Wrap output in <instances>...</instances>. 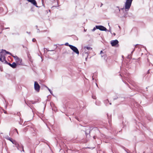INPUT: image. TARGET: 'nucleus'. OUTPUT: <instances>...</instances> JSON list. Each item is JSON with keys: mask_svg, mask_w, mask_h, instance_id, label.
Masks as SVG:
<instances>
[{"mask_svg": "<svg viewBox=\"0 0 153 153\" xmlns=\"http://www.w3.org/2000/svg\"><path fill=\"white\" fill-rule=\"evenodd\" d=\"M49 12H50V11H51V10H49Z\"/></svg>", "mask_w": 153, "mask_h": 153, "instance_id": "48", "label": "nucleus"}, {"mask_svg": "<svg viewBox=\"0 0 153 153\" xmlns=\"http://www.w3.org/2000/svg\"><path fill=\"white\" fill-rule=\"evenodd\" d=\"M23 47L24 48V46H23Z\"/></svg>", "mask_w": 153, "mask_h": 153, "instance_id": "57", "label": "nucleus"}, {"mask_svg": "<svg viewBox=\"0 0 153 153\" xmlns=\"http://www.w3.org/2000/svg\"><path fill=\"white\" fill-rule=\"evenodd\" d=\"M5 54L4 53V50L2 49L1 51H0V57H3V60H5Z\"/></svg>", "mask_w": 153, "mask_h": 153, "instance_id": "9", "label": "nucleus"}, {"mask_svg": "<svg viewBox=\"0 0 153 153\" xmlns=\"http://www.w3.org/2000/svg\"><path fill=\"white\" fill-rule=\"evenodd\" d=\"M95 27L97 29H99L101 31H106L107 30L106 27L102 25H96Z\"/></svg>", "mask_w": 153, "mask_h": 153, "instance_id": "6", "label": "nucleus"}, {"mask_svg": "<svg viewBox=\"0 0 153 153\" xmlns=\"http://www.w3.org/2000/svg\"><path fill=\"white\" fill-rule=\"evenodd\" d=\"M27 33L30 34V32L28 33L27 32Z\"/></svg>", "mask_w": 153, "mask_h": 153, "instance_id": "43", "label": "nucleus"}, {"mask_svg": "<svg viewBox=\"0 0 153 153\" xmlns=\"http://www.w3.org/2000/svg\"><path fill=\"white\" fill-rule=\"evenodd\" d=\"M0 61H1L2 62H4V61L5 62V63L6 62H7V61L5 59V60H3V57H0Z\"/></svg>", "mask_w": 153, "mask_h": 153, "instance_id": "18", "label": "nucleus"}, {"mask_svg": "<svg viewBox=\"0 0 153 153\" xmlns=\"http://www.w3.org/2000/svg\"><path fill=\"white\" fill-rule=\"evenodd\" d=\"M17 63L19 65H22V59H21L19 58L18 60L16 61Z\"/></svg>", "mask_w": 153, "mask_h": 153, "instance_id": "13", "label": "nucleus"}, {"mask_svg": "<svg viewBox=\"0 0 153 153\" xmlns=\"http://www.w3.org/2000/svg\"><path fill=\"white\" fill-rule=\"evenodd\" d=\"M27 129V128H25V129Z\"/></svg>", "mask_w": 153, "mask_h": 153, "instance_id": "56", "label": "nucleus"}, {"mask_svg": "<svg viewBox=\"0 0 153 153\" xmlns=\"http://www.w3.org/2000/svg\"><path fill=\"white\" fill-rule=\"evenodd\" d=\"M59 6V4H58V1H57V5H56V6H53L52 7H58Z\"/></svg>", "mask_w": 153, "mask_h": 153, "instance_id": "24", "label": "nucleus"}, {"mask_svg": "<svg viewBox=\"0 0 153 153\" xmlns=\"http://www.w3.org/2000/svg\"><path fill=\"white\" fill-rule=\"evenodd\" d=\"M121 10V9H120L119 8V7L118 6L116 7V8L115 9V12L117 13H120V10ZM120 14L121 13H120Z\"/></svg>", "mask_w": 153, "mask_h": 153, "instance_id": "12", "label": "nucleus"}, {"mask_svg": "<svg viewBox=\"0 0 153 153\" xmlns=\"http://www.w3.org/2000/svg\"><path fill=\"white\" fill-rule=\"evenodd\" d=\"M4 52H5V53L6 54H9L12 56V55H13L10 52L8 51H6L5 50H4Z\"/></svg>", "mask_w": 153, "mask_h": 153, "instance_id": "16", "label": "nucleus"}, {"mask_svg": "<svg viewBox=\"0 0 153 153\" xmlns=\"http://www.w3.org/2000/svg\"><path fill=\"white\" fill-rule=\"evenodd\" d=\"M96 85L97 86V87H98V85H97V83H96Z\"/></svg>", "mask_w": 153, "mask_h": 153, "instance_id": "42", "label": "nucleus"}, {"mask_svg": "<svg viewBox=\"0 0 153 153\" xmlns=\"http://www.w3.org/2000/svg\"><path fill=\"white\" fill-rule=\"evenodd\" d=\"M34 103H35L34 102H32V104H34Z\"/></svg>", "mask_w": 153, "mask_h": 153, "instance_id": "49", "label": "nucleus"}, {"mask_svg": "<svg viewBox=\"0 0 153 153\" xmlns=\"http://www.w3.org/2000/svg\"><path fill=\"white\" fill-rule=\"evenodd\" d=\"M34 88L36 91L37 92H39L40 89V86L38 83L36 81L34 82Z\"/></svg>", "mask_w": 153, "mask_h": 153, "instance_id": "5", "label": "nucleus"}, {"mask_svg": "<svg viewBox=\"0 0 153 153\" xmlns=\"http://www.w3.org/2000/svg\"><path fill=\"white\" fill-rule=\"evenodd\" d=\"M149 73H150V72H149V70L148 71H147V73H148V74H149Z\"/></svg>", "mask_w": 153, "mask_h": 153, "instance_id": "32", "label": "nucleus"}, {"mask_svg": "<svg viewBox=\"0 0 153 153\" xmlns=\"http://www.w3.org/2000/svg\"><path fill=\"white\" fill-rule=\"evenodd\" d=\"M133 0H126L125 4V8L124 7L121 8V10L123 11V14H121L122 17L126 18L128 14L127 11L129 9Z\"/></svg>", "mask_w": 153, "mask_h": 153, "instance_id": "1", "label": "nucleus"}, {"mask_svg": "<svg viewBox=\"0 0 153 153\" xmlns=\"http://www.w3.org/2000/svg\"><path fill=\"white\" fill-rule=\"evenodd\" d=\"M76 40H78V38H76Z\"/></svg>", "mask_w": 153, "mask_h": 153, "instance_id": "51", "label": "nucleus"}, {"mask_svg": "<svg viewBox=\"0 0 153 153\" xmlns=\"http://www.w3.org/2000/svg\"><path fill=\"white\" fill-rule=\"evenodd\" d=\"M109 104H110V105H111V103H109Z\"/></svg>", "mask_w": 153, "mask_h": 153, "instance_id": "50", "label": "nucleus"}, {"mask_svg": "<svg viewBox=\"0 0 153 153\" xmlns=\"http://www.w3.org/2000/svg\"><path fill=\"white\" fill-rule=\"evenodd\" d=\"M126 151L127 152V153H128V152H127V151Z\"/></svg>", "mask_w": 153, "mask_h": 153, "instance_id": "54", "label": "nucleus"}, {"mask_svg": "<svg viewBox=\"0 0 153 153\" xmlns=\"http://www.w3.org/2000/svg\"><path fill=\"white\" fill-rule=\"evenodd\" d=\"M32 41H33V42H35L36 41V39H35L33 38L32 39Z\"/></svg>", "mask_w": 153, "mask_h": 153, "instance_id": "26", "label": "nucleus"}, {"mask_svg": "<svg viewBox=\"0 0 153 153\" xmlns=\"http://www.w3.org/2000/svg\"><path fill=\"white\" fill-rule=\"evenodd\" d=\"M102 53V51H101L100 52V53L101 54Z\"/></svg>", "mask_w": 153, "mask_h": 153, "instance_id": "35", "label": "nucleus"}, {"mask_svg": "<svg viewBox=\"0 0 153 153\" xmlns=\"http://www.w3.org/2000/svg\"><path fill=\"white\" fill-rule=\"evenodd\" d=\"M109 102V101L108 99L104 101V102L106 104H107Z\"/></svg>", "mask_w": 153, "mask_h": 153, "instance_id": "21", "label": "nucleus"}, {"mask_svg": "<svg viewBox=\"0 0 153 153\" xmlns=\"http://www.w3.org/2000/svg\"><path fill=\"white\" fill-rule=\"evenodd\" d=\"M30 153H34L33 152H32L31 151H30Z\"/></svg>", "mask_w": 153, "mask_h": 153, "instance_id": "38", "label": "nucleus"}, {"mask_svg": "<svg viewBox=\"0 0 153 153\" xmlns=\"http://www.w3.org/2000/svg\"><path fill=\"white\" fill-rule=\"evenodd\" d=\"M117 98H114V100H116V99H117Z\"/></svg>", "mask_w": 153, "mask_h": 153, "instance_id": "37", "label": "nucleus"}, {"mask_svg": "<svg viewBox=\"0 0 153 153\" xmlns=\"http://www.w3.org/2000/svg\"><path fill=\"white\" fill-rule=\"evenodd\" d=\"M4 138L7 140H10L11 137H10L8 136L7 135L4 137Z\"/></svg>", "mask_w": 153, "mask_h": 153, "instance_id": "19", "label": "nucleus"}, {"mask_svg": "<svg viewBox=\"0 0 153 153\" xmlns=\"http://www.w3.org/2000/svg\"><path fill=\"white\" fill-rule=\"evenodd\" d=\"M96 27L95 28V27H94V28L92 30V31H94L96 29Z\"/></svg>", "mask_w": 153, "mask_h": 153, "instance_id": "28", "label": "nucleus"}, {"mask_svg": "<svg viewBox=\"0 0 153 153\" xmlns=\"http://www.w3.org/2000/svg\"><path fill=\"white\" fill-rule=\"evenodd\" d=\"M138 45V44H137V45H136V46L137 45Z\"/></svg>", "mask_w": 153, "mask_h": 153, "instance_id": "47", "label": "nucleus"}, {"mask_svg": "<svg viewBox=\"0 0 153 153\" xmlns=\"http://www.w3.org/2000/svg\"><path fill=\"white\" fill-rule=\"evenodd\" d=\"M50 51H53V50H50Z\"/></svg>", "mask_w": 153, "mask_h": 153, "instance_id": "52", "label": "nucleus"}, {"mask_svg": "<svg viewBox=\"0 0 153 153\" xmlns=\"http://www.w3.org/2000/svg\"><path fill=\"white\" fill-rule=\"evenodd\" d=\"M25 103L27 104V105L28 106H29L30 103H28L27 102H26L25 100Z\"/></svg>", "mask_w": 153, "mask_h": 153, "instance_id": "22", "label": "nucleus"}, {"mask_svg": "<svg viewBox=\"0 0 153 153\" xmlns=\"http://www.w3.org/2000/svg\"><path fill=\"white\" fill-rule=\"evenodd\" d=\"M14 131H15L18 134V131H17V129H16V128H15L14 130Z\"/></svg>", "mask_w": 153, "mask_h": 153, "instance_id": "25", "label": "nucleus"}, {"mask_svg": "<svg viewBox=\"0 0 153 153\" xmlns=\"http://www.w3.org/2000/svg\"><path fill=\"white\" fill-rule=\"evenodd\" d=\"M36 27H37V26H36Z\"/></svg>", "mask_w": 153, "mask_h": 153, "instance_id": "55", "label": "nucleus"}, {"mask_svg": "<svg viewBox=\"0 0 153 153\" xmlns=\"http://www.w3.org/2000/svg\"><path fill=\"white\" fill-rule=\"evenodd\" d=\"M95 137H95V136H94L93 137V138H94V139H95Z\"/></svg>", "mask_w": 153, "mask_h": 153, "instance_id": "36", "label": "nucleus"}, {"mask_svg": "<svg viewBox=\"0 0 153 153\" xmlns=\"http://www.w3.org/2000/svg\"><path fill=\"white\" fill-rule=\"evenodd\" d=\"M4 113L5 114H7V112L6 111H5V110H4Z\"/></svg>", "mask_w": 153, "mask_h": 153, "instance_id": "30", "label": "nucleus"}, {"mask_svg": "<svg viewBox=\"0 0 153 153\" xmlns=\"http://www.w3.org/2000/svg\"><path fill=\"white\" fill-rule=\"evenodd\" d=\"M94 78H93V76H92V79H93V80H94Z\"/></svg>", "mask_w": 153, "mask_h": 153, "instance_id": "44", "label": "nucleus"}, {"mask_svg": "<svg viewBox=\"0 0 153 153\" xmlns=\"http://www.w3.org/2000/svg\"><path fill=\"white\" fill-rule=\"evenodd\" d=\"M91 131V129L89 128H88L85 130V134L86 137H87L88 136H90L89 134Z\"/></svg>", "mask_w": 153, "mask_h": 153, "instance_id": "11", "label": "nucleus"}, {"mask_svg": "<svg viewBox=\"0 0 153 153\" xmlns=\"http://www.w3.org/2000/svg\"><path fill=\"white\" fill-rule=\"evenodd\" d=\"M12 56L14 58V59L16 60H18V59L19 58L17 56H14L13 55H12Z\"/></svg>", "mask_w": 153, "mask_h": 153, "instance_id": "17", "label": "nucleus"}, {"mask_svg": "<svg viewBox=\"0 0 153 153\" xmlns=\"http://www.w3.org/2000/svg\"><path fill=\"white\" fill-rule=\"evenodd\" d=\"M45 87L48 89V91H50V93L52 94V91L47 86H45Z\"/></svg>", "mask_w": 153, "mask_h": 153, "instance_id": "20", "label": "nucleus"}, {"mask_svg": "<svg viewBox=\"0 0 153 153\" xmlns=\"http://www.w3.org/2000/svg\"><path fill=\"white\" fill-rule=\"evenodd\" d=\"M96 105H98L97 104V103H96Z\"/></svg>", "mask_w": 153, "mask_h": 153, "instance_id": "53", "label": "nucleus"}, {"mask_svg": "<svg viewBox=\"0 0 153 153\" xmlns=\"http://www.w3.org/2000/svg\"><path fill=\"white\" fill-rule=\"evenodd\" d=\"M7 65H10L11 67L13 68H16L17 66L15 62H13V63L12 64H11L10 63L8 62H6Z\"/></svg>", "mask_w": 153, "mask_h": 153, "instance_id": "7", "label": "nucleus"}, {"mask_svg": "<svg viewBox=\"0 0 153 153\" xmlns=\"http://www.w3.org/2000/svg\"><path fill=\"white\" fill-rule=\"evenodd\" d=\"M84 49L85 50V52L82 53V55L83 57H84V56L85 57V59L86 61L88 56L89 54V52L87 51L86 49H87V50L88 51H90L92 50V48L89 46H85L84 47Z\"/></svg>", "mask_w": 153, "mask_h": 153, "instance_id": "2", "label": "nucleus"}, {"mask_svg": "<svg viewBox=\"0 0 153 153\" xmlns=\"http://www.w3.org/2000/svg\"><path fill=\"white\" fill-rule=\"evenodd\" d=\"M134 50H135V49H134L133 50V51H132V52H131V53H133V52L134 51Z\"/></svg>", "mask_w": 153, "mask_h": 153, "instance_id": "31", "label": "nucleus"}, {"mask_svg": "<svg viewBox=\"0 0 153 153\" xmlns=\"http://www.w3.org/2000/svg\"><path fill=\"white\" fill-rule=\"evenodd\" d=\"M148 87H147L146 88L147 89H148Z\"/></svg>", "mask_w": 153, "mask_h": 153, "instance_id": "45", "label": "nucleus"}, {"mask_svg": "<svg viewBox=\"0 0 153 153\" xmlns=\"http://www.w3.org/2000/svg\"><path fill=\"white\" fill-rule=\"evenodd\" d=\"M1 22H0V33H1L2 30H3V29L2 28V25L1 24Z\"/></svg>", "mask_w": 153, "mask_h": 153, "instance_id": "15", "label": "nucleus"}, {"mask_svg": "<svg viewBox=\"0 0 153 153\" xmlns=\"http://www.w3.org/2000/svg\"><path fill=\"white\" fill-rule=\"evenodd\" d=\"M102 5V4L101 3V5L100 6V7H101Z\"/></svg>", "mask_w": 153, "mask_h": 153, "instance_id": "40", "label": "nucleus"}, {"mask_svg": "<svg viewBox=\"0 0 153 153\" xmlns=\"http://www.w3.org/2000/svg\"><path fill=\"white\" fill-rule=\"evenodd\" d=\"M119 42L117 40H113L111 41V44L112 46H114L118 44Z\"/></svg>", "mask_w": 153, "mask_h": 153, "instance_id": "8", "label": "nucleus"}, {"mask_svg": "<svg viewBox=\"0 0 153 153\" xmlns=\"http://www.w3.org/2000/svg\"><path fill=\"white\" fill-rule=\"evenodd\" d=\"M15 147H16L18 150H19L21 152L23 151L24 152V150L23 148V146L21 143H18V142L16 143L15 144Z\"/></svg>", "mask_w": 153, "mask_h": 153, "instance_id": "3", "label": "nucleus"}, {"mask_svg": "<svg viewBox=\"0 0 153 153\" xmlns=\"http://www.w3.org/2000/svg\"><path fill=\"white\" fill-rule=\"evenodd\" d=\"M65 45H66V46H68L69 47V46L70 45H69V44L68 43V42H67V43H66L65 44Z\"/></svg>", "mask_w": 153, "mask_h": 153, "instance_id": "23", "label": "nucleus"}, {"mask_svg": "<svg viewBox=\"0 0 153 153\" xmlns=\"http://www.w3.org/2000/svg\"><path fill=\"white\" fill-rule=\"evenodd\" d=\"M9 27H7V28H5V29H9Z\"/></svg>", "mask_w": 153, "mask_h": 153, "instance_id": "39", "label": "nucleus"}, {"mask_svg": "<svg viewBox=\"0 0 153 153\" xmlns=\"http://www.w3.org/2000/svg\"><path fill=\"white\" fill-rule=\"evenodd\" d=\"M114 36H115L116 35V34H115V33H114Z\"/></svg>", "mask_w": 153, "mask_h": 153, "instance_id": "41", "label": "nucleus"}, {"mask_svg": "<svg viewBox=\"0 0 153 153\" xmlns=\"http://www.w3.org/2000/svg\"><path fill=\"white\" fill-rule=\"evenodd\" d=\"M40 32V30H39L38 29H37V33H39Z\"/></svg>", "mask_w": 153, "mask_h": 153, "instance_id": "29", "label": "nucleus"}, {"mask_svg": "<svg viewBox=\"0 0 153 153\" xmlns=\"http://www.w3.org/2000/svg\"><path fill=\"white\" fill-rule=\"evenodd\" d=\"M27 1L28 2H30L36 7H38V6L37 5V3L36 0H27Z\"/></svg>", "mask_w": 153, "mask_h": 153, "instance_id": "10", "label": "nucleus"}, {"mask_svg": "<svg viewBox=\"0 0 153 153\" xmlns=\"http://www.w3.org/2000/svg\"><path fill=\"white\" fill-rule=\"evenodd\" d=\"M69 47L74 52L77 54L78 55H79V52L76 47L72 45H70Z\"/></svg>", "mask_w": 153, "mask_h": 153, "instance_id": "4", "label": "nucleus"}, {"mask_svg": "<svg viewBox=\"0 0 153 153\" xmlns=\"http://www.w3.org/2000/svg\"><path fill=\"white\" fill-rule=\"evenodd\" d=\"M76 119H77V120H78V118H76Z\"/></svg>", "mask_w": 153, "mask_h": 153, "instance_id": "46", "label": "nucleus"}, {"mask_svg": "<svg viewBox=\"0 0 153 153\" xmlns=\"http://www.w3.org/2000/svg\"><path fill=\"white\" fill-rule=\"evenodd\" d=\"M108 31H109V32H111V30H110V29L108 30H107Z\"/></svg>", "mask_w": 153, "mask_h": 153, "instance_id": "34", "label": "nucleus"}, {"mask_svg": "<svg viewBox=\"0 0 153 153\" xmlns=\"http://www.w3.org/2000/svg\"><path fill=\"white\" fill-rule=\"evenodd\" d=\"M10 140H9L10 141H11L12 143L13 144H14V145H15V144L17 142L15 140H13L11 138H10Z\"/></svg>", "mask_w": 153, "mask_h": 153, "instance_id": "14", "label": "nucleus"}, {"mask_svg": "<svg viewBox=\"0 0 153 153\" xmlns=\"http://www.w3.org/2000/svg\"><path fill=\"white\" fill-rule=\"evenodd\" d=\"M92 97L93 99H96V97L95 96H92Z\"/></svg>", "mask_w": 153, "mask_h": 153, "instance_id": "27", "label": "nucleus"}, {"mask_svg": "<svg viewBox=\"0 0 153 153\" xmlns=\"http://www.w3.org/2000/svg\"><path fill=\"white\" fill-rule=\"evenodd\" d=\"M69 151H71L73 153H74V151H71V150H69Z\"/></svg>", "mask_w": 153, "mask_h": 153, "instance_id": "33", "label": "nucleus"}]
</instances>
